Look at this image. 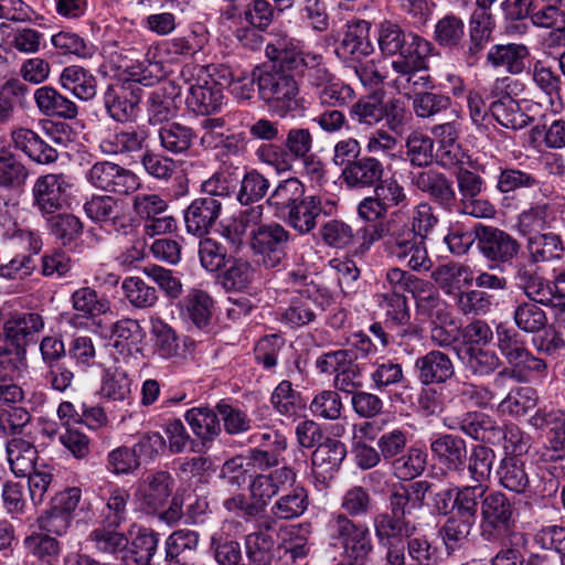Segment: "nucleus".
Returning a JSON list of instances; mask_svg holds the SVG:
<instances>
[{
  "mask_svg": "<svg viewBox=\"0 0 565 565\" xmlns=\"http://www.w3.org/2000/svg\"><path fill=\"white\" fill-rule=\"evenodd\" d=\"M265 54L300 74L321 106L347 107L356 97L354 88L327 67L321 54L302 50L291 38L275 36L266 44Z\"/></svg>",
  "mask_w": 565,
  "mask_h": 565,
  "instance_id": "nucleus-1",
  "label": "nucleus"
},
{
  "mask_svg": "<svg viewBox=\"0 0 565 565\" xmlns=\"http://www.w3.org/2000/svg\"><path fill=\"white\" fill-rule=\"evenodd\" d=\"M257 86L260 99L279 117L305 110L297 81L275 64L258 70Z\"/></svg>",
  "mask_w": 565,
  "mask_h": 565,
  "instance_id": "nucleus-2",
  "label": "nucleus"
},
{
  "mask_svg": "<svg viewBox=\"0 0 565 565\" xmlns=\"http://www.w3.org/2000/svg\"><path fill=\"white\" fill-rule=\"evenodd\" d=\"M497 339L500 352L511 365V369H504L497 374L494 379L497 386H502L507 379L518 382L526 381L527 372H545V361L532 355L516 331L499 328Z\"/></svg>",
  "mask_w": 565,
  "mask_h": 565,
  "instance_id": "nucleus-3",
  "label": "nucleus"
},
{
  "mask_svg": "<svg viewBox=\"0 0 565 565\" xmlns=\"http://www.w3.org/2000/svg\"><path fill=\"white\" fill-rule=\"evenodd\" d=\"M182 77L188 85L186 107L198 115H210L221 109L225 102L223 86L212 76L209 67L186 65Z\"/></svg>",
  "mask_w": 565,
  "mask_h": 565,
  "instance_id": "nucleus-4",
  "label": "nucleus"
},
{
  "mask_svg": "<svg viewBox=\"0 0 565 565\" xmlns=\"http://www.w3.org/2000/svg\"><path fill=\"white\" fill-rule=\"evenodd\" d=\"M415 45L413 55H406V58H396L392 62L394 76L388 82L390 87L408 98L430 85L427 70L431 45L428 41H419Z\"/></svg>",
  "mask_w": 565,
  "mask_h": 565,
  "instance_id": "nucleus-5",
  "label": "nucleus"
},
{
  "mask_svg": "<svg viewBox=\"0 0 565 565\" xmlns=\"http://www.w3.org/2000/svg\"><path fill=\"white\" fill-rule=\"evenodd\" d=\"M333 546H340L344 555L355 562H364L372 552V539L366 525L355 523L344 513H333L326 525Z\"/></svg>",
  "mask_w": 565,
  "mask_h": 565,
  "instance_id": "nucleus-6",
  "label": "nucleus"
},
{
  "mask_svg": "<svg viewBox=\"0 0 565 565\" xmlns=\"http://www.w3.org/2000/svg\"><path fill=\"white\" fill-rule=\"evenodd\" d=\"M289 233L278 223L260 225L250 231V247L258 262L267 268L280 265L285 257Z\"/></svg>",
  "mask_w": 565,
  "mask_h": 565,
  "instance_id": "nucleus-7",
  "label": "nucleus"
},
{
  "mask_svg": "<svg viewBox=\"0 0 565 565\" xmlns=\"http://www.w3.org/2000/svg\"><path fill=\"white\" fill-rule=\"evenodd\" d=\"M86 178L94 188L121 195L134 193L141 186L137 174L109 161L93 164Z\"/></svg>",
  "mask_w": 565,
  "mask_h": 565,
  "instance_id": "nucleus-8",
  "label": "nucleus"
},
{
  "mask_svg": "<svg viewBox=\"0 0 565 565\" xmlns=\"http://www.w3.org/2000/svg\"><path fill=\"white\" fill-rule=\"evenodd\" d=\"M173 486V478L168 471L150 472L137 482L134 499L141 511L156 513L167 503Z\"/></svg>",
  "mask_w": 565,
  "mask_h": 565,
  "instance_id": "nucleus-9",
  "label": "nucleus"
},
{
  "mask_svg": "<svg viewBox=\"0 0 565 565\" xmlns=\"http://www.w3.org/2000/svg\"><path fill=\"white\" fill-rule=\"evenodd\" d=\"M70 188L67 178L62 173H49L39 177L32 188V206L44 218L60 211Z\"/></svg>",
  "mask_w": 565,
  "mask_h": 565,
  "instance_id": "nucleus-10",
  "label": "nucleus"
},
{
  "mask_svg": "<svg viewBox=\"0 0 565 565\" xmlns=\"http://www.w3.org/2000/svg\"><path fill=\"white\" fill-rule=\"evenodd\" d=\"M141 93L140 86L135 83L121 81L109 85L104 93V105L107 114L118 122L132 120L138 113Z\"/></svg>",
  "mask_w": 565,
  "mask_h": 565,
  "instance_id": "nucleus-11",
  "label": "nucleus"
},
{
  "mask_svg": "<svg viewBox=\"0 0 565 565\" xmlns=\"http://www.w3.org/2000/svg\"><path fill=\"white\" fill-rule=\"evenodd\" d=\"M87 217L100 223L108 231L127 235L132 230L131 218L122 213L117 199L109 195H95L84 204Z\"/></svg>",
  "mask_w": 565,
  "mask_h": 565,
  "instance_id": "nucleus-12",
  "label": "nucleus"
},
{
  "mask_svg": "<svg viewBox=\"0 0 565 565\" xmlns=\"http://www.w3.org/2000/svg\"><path fill=\"white\" fill-rule=\"evenodd\" d=\"M70 301L76 313L70 318L68 323L75 328H83L86 326L85 320L95 321L111 311L110 301L87 286L76 289L71 295Z\"/></svg>",
  "mask_w": 565,
  "mask_h": 565,
  "instance_id": "nucleus-13",
  "label": "nucleus"
},
{
  "mask_svg": "<svg viewBox=\"0 0 565 565\" xmlns=\"http://www.w3.org/2000/svg\"><path fill=\"white\" fill-rule=\"evenodd\" d=\"M10 137L14 148L38 164H51L58 158L57 150L32 129L13 128Z\"/></svg>",
  "mask_w": 565,
  "mask_h": 565,
  "instance_id": "nucleus-14",
  "label": "nucleus"
},
{
  "mask_svg": "<svg viewBox=\"0 0 565 565\" xmlns=\"http://www.w3.org/2000/svg\"><path fill=\"white\" fill-rule=\"evenodd\" d=\"M476 237L479 249L491 260H510L519 249V244L513 237L494 227H476Z\"/></svg>",
  "mask_w": 565,
  "mask_h": 565,
  "instance_id": "nucleus-15",
  "label": "nucleus"
},
{
  "mask_svg": "<svg viewBox=\"0 0 565 565\" xmlns=\"http://www.w3.org/2000/svg\"><path fill=\"white\" fill-rule=\"evenodd\" d=\"M371 24L365 20H353L347 23L343 38L337 47V54L342 58L359 62L373 52L370 41Z\"/></svg>",
  "mask_w": 565,
  "mask_h": 565,
  "instance_id": "nucleus-16",
  "label": "nucleus"
},
{
  "mask_svg": "<svg viewBox=\"0 0 565 565\" xmlns=\"http://www.w3.org/2000/svg\"><path fill=\"white\" fill-rule=\"evenodd\" d=\"M44 329V320L35 312L17 313L3 323L6 344L20 349L34 340L35 334Z\"/></svg>",
  "mask_w": 565,
  "mask_h": 565,
  "instance_id": "nucleus-17",
  "label": "nucleus"
},
{
  "mask_svg": "<svg viewBox=\"0 0 565 565\" xmlns=\"http://www.w3.org/2000/svg\"><path fill=\"white\" fill-rule=\"evenodd\" d=\"M296 482V472L289 467H280L268 475H258L250 483L252 498L266 505L279 492L291 488Z\"/></svg>",
  "mask_w": 565,
  "mask_h": 565,
  "instance_id": "nucleus-18",
  "label": "nucleus"
},
{
  "mask_svg": "<svg viewBox=\"0 0 565 565\" xmlns=\"http://www.w3.org/2000/svg\"><path fill=\"white\" fill-rule=\"evenodd\" d=\"M222 203L213 196L194 200L184 213L186 231L196 236H203L220 217Z\"/></svg>",
  "mask_w": 565,
  "mask_h": 565,
  "instance_id": "nucleus-19",
  "label": "nucleus"
},
{
  "mask_svg": "<svg viewBox=\"0 0 565 565\" xmlns=\"http://www.w3.org/2000/svg\"><path fill=\"white\" fill-rule=\"evenodd\" d=\"M318 298V290L312 292L310 289L301 290L292 297L288 307L281 309L279 313L280 321L289 328H298L310 323L315 320L317 312L323 310Z\"/></svg>",
  "mask_w": 565,
  "mask_h": 565,
  "instance_id": "nucleus-20",
  "label": "nucleus"
},
{
  "mask_svg": "<svg viewBox=\"0 0 565 565\" xmlns=\"http://www.w3.org/2000/svg\"><path fill=\"white\" fill-rule=\"evenodd\" d=\"M33 99L39 113L46 117L72 120L78 115L77 105L55 87L44 85L33 92Z\"/></svg>",
  "mask_w": 565,
  "mask_h": 565,
  "instance_id": "nucleus-21",
  "label": "nucleus"
},
{
  "mask_svg": "<svg viewBox=\"0 0 565 565\" xmlns=\"http://www.w3.org/2000/svg\"><path fill=\"white\" fill-rule=\"evenodd\" d=\"M419 41L425 39L405 33L399 25L385 21L380 24L377 32V43L381 52L385 55L398 54V58H406L407 53L414 54V50Z\"/></svg>",
  "mask_w": 565,
  "mask_h": 565,
  "instance_id": "nucleus-22",
  "label": "nucleus"
},
{
  "mask_svg": "<svg viewBox=\"0 0 565 565\" xmlns=\"http://www.w3.org/2000/svg\"><path fill=\"white\" fill-rule=\"evenodd\" d=\"M345 456V445L340 440L328 438L320 444L311 456L312 473L316 479L322 482L330 480Z\"/></svg>",
  "mask_w": 565,
  "mask_h": 565,
  "instance_id": "nucleus-23",
  "label": "nucleus"
},
{
  "mask_svg": "<svg viewBox=\"0 0 565 565\" xmlns=\"http://www.w3.org/2000/svg\"><path fill=\"white\" fill-rule=\"evenodd\" d=\"M515 268L518 286L523 289L530 302L554 306V287L548 280L539 276L532 266L519 263Z\"/></svg>",
  "mask_w": 565,
  "mask_h": 565,
  "instance_id": "nucleus-24",
  "label": "nucleus"
},
{
  "mask_svg": "<svg viewBox=\"0 0 565 565\" xmlns=\"http://www.w3.org/2000/svg\"><path fill=\"white\" fill-rule=\"evenodd\" d=\"M384 175V166L375 157H362L352 161L342 170V178L350 188L374 186Z\"/></svg>",
  "mask_w": 565,
  "mask_h": 565,
  "instance_id": "nucleus-25",
  "label": "nucleus"
},
{
  "mask_svg": "<svg viewBox=\"0 0 565 565\" xmlns=\"http://www.w3.org/2000/svg\"><path fill=\"white\" fill-rule=\"evenodd\" d=\"M323 211L320 195L303 196L282 213L286 222L299 234L310 233L317 225V218Z\"/></svg>",
  "mask_w": 565,
  "mask_h": 565,
  "instance_id": "nucleus-26",
  "label": "nucleus"
},
{
  "mask_svg": "<svg viewBox=\"0 0 565 565\" xmlns=\"http://www.w3.org/2000/svg\"><path fill=\"white\" fill-rule=\"evenodd\" d=\"M179 95L172 82H164L152 90L147 100V115L150 125H162L173 118L178 108L175 97Z\"/></svg>",
  "mask_w": 565,
  "mask_h": 565,
  "instance_id": "nucleus-27",
  "label": "nucleus"
},
{
  "mask_svg": "<svg viewBox=\"0 0 565 565\" xmlns=\"http://www.w3.org/2000/svg\"><path fill=\"white\" fill-rule=\"evenodd\" d=\"M57 82L63 89L83 102L92 100L97 94V78L79 65L64 67Z\"/></svg>",
  "mask_w": 565,
  "mask_h": 565,
  "instance_id": "nucleus-28",
  "label": "nucleus"
},
{
  "mask_svg": "<svg viewBox=\"0 0 565 565\" xmlns=\"http://www.w3.org/2000/svg\"><path fill=\"white\" fill-rule=\"evenodd\" d=\"M556 216L557 210L554 204L537 202L518 215L516 228L522 235L543 234V231L554 227Z\"/></svg>",
  "mask_w": 565,
  "mask_h": 565,
  "instance_id": "nucleus-29",
  "label": "nucleus"
},
{
  "mask_svg": "<svg viewBox=\"0 0 565 565\" xmlns=\"http://www.w3.org/2000/svg\"><path fill=\"white\" fill-rule=\"evenodd\" d=\"M491 17L488 11L477 8L469 22V42L466 52V63L473 66L491 35Z\"/></svg>",
  "mask_w": 565,
  "mask_h": 565,
  "instance_id": "nucleus-30",
  "label": "nucleus"
},
{
  "mask_svg": "<svg viewBox=\"0 0 565 565\" xmlns=\"http://www.w3.org/2000/svg\"><path fill=\"white\" fill-rule=\"evenodd\" d=\"M110 340L114 349L121 355L139 351L146 333L139 322L131 318H122L111 324Z\"/></svg>",
  "mask_w": 565,
  "mask_h": 565,
  "instance_id": "nucleus-31",
  "label": "nucleus"
},
{
  "mask_svg": "<svg viewBox=\"0 0 565 565\" xmlns=\"http://www.w3.org/2000/svg\"><path fill=\"white\" fill-rule=\"evenodd\" d=\"M418 379L424 385L443 383L455 373L450 359L439 351H431L416 360Z\"/></svg>",
  "mask_w": 565,
  "mask_h": 565,
  "instance_id": "nucleus-32",
  "label": "nucleus"
},
{
  "mask_svg": "<svg viewBox=\"0 0 565 565\" xmlns=\"http://www.w3.org/2000/svg\"><path fill=\"white\" fill-rule=\"evenodd\" d=\"M529 54V49L523 44H497L490 47L487 61L493 67H505L510 74H521Z\"/></svg>",
  "mask_w": 565,
  "mask_h": 565,
  "instance_id": "nucleus-33",
  "label": "nucleus"
},
{
  "mask_svg": "<svg viewBox=\"0 0 565 565\" xmlns=\"http://www.w3.org/2000/svg\"><path fill=\"white\" fill-rule=\"evenodd\" d=\"M218 413L209 407H193L185 412L184 419L203 445L213 441L221 433Z\"/></svg>",
  "mask_w": 565,
  "mask_h": 565,
  "instance_id": "nucleus-34",
  "label": "nucleus"
},
{
  "mask_svg": "<svg viewBox=\"0 0 565 565\" xmlns=\"http://www.w3.org/2000/svg\"><path fill=\"white\" fill-rule=\"evenodd\" d=\"M438 139L437 159L446 168L457 169L459 166V143L457 141L459 127L457 122H446L433 128Z\"/></svg>",
  "mask_w": 565,
  "mask_h": 565,
  "instance_id": "nucleus-35",
  "label": "nucleus"
},
{
  "mask_svg": "<svg viewBox=\"0 0 565 565\" xmlns=\"http://www.w3.org/2000/svg\"><path fill=\"white\" fill-rule=\"evenodd\" d=\"M196 138L194 130L177 121L162 125L159 129L161 147L172 154L186 153Z\"/></svg>",
  "mask_w": 565,
  "mask_h": 565,
  "instance_id": "nucleus-36",
  "label": "nucleus"
},
{
  "mask_svg": "<svg viewBox=\"0 0 565 565\" xmlns=\"http://www.w3.org/2000/svg\"><path fill=\"white\" fill-rule=\"evenodd\" d=\"M239 181L241 169L232 163H224L202 183L201 188L207 196L228 198L236 193Z\"/></svg>",
  "mask_w": 565,
  "mask_h": 565,
  "instance_id": "nucleus-37",
  "label": "nucleus"
},
{
  "mask_svg": "<svg viewBox=\"0 0 565 565\" xmlns=\"http://www.w3.org/2000/svg\"><path fill=\"white\" fill-rule=\"evenodd\" d=\"M147 136L135 129L118 130L100 140L99 149L104 154L116 156L141 150Z\"/></svg>",
  "mask_w": 565,
  "mask_h": 565,
  "instance_id": "nucleus-38",
  "label": "nucleus"
},
{
  "mask_svg": "<svg viewBox=\"0 0 565 565\" xmlns=\"http://www.w3.org/2000/svg\"><path fill=\"white\" fill-rule=\"evenodd\" d=\"M30 565H54L60 553L58 542L44 533H33L24 539Z\"/></svg>",
  "mask_w": 565,
  "mask_h": 565,
  "instance_id": "nucleus-39",
  "label": "nucleus"
},
{
  "mask_svg": "<svg viewBox=\"0 0 565 565\" xmlns=\"http://www.w3.org/2000/svg\"><path fill=\"white\" fill-rule=\"evenodd\" d=\"M212 305V298L207 292L201 289H191L180 301V312L182 317L201 328L206 326L211 319Z\"/></svg>",
  "mask_w": 565,
  "mask_h": 565,
  "instance_id": "nucleus-40",
  "label": "nucleus"
},
{
  "mask_svg": "<svg viewBox=\"0 0 565 565\" xmlns=\"http://www.w3.org/2000/svg\"><path fill=\"white\" fill-rule=\"evenodd\" d=\"M46 230L56 241L66 246L76 241L83 232L82 221L68 213H54L46 217Z\"/></svg>",
  "mask_w": 565,
  "mask_h": 565,
  "instance_id": "nucleus-41",
  "label": "nucleus"
},
{
  "mask_svg": "<svg viewBox=\"0 0 565 565\" xmlns=\"http://www.w3.org/2000/svg\"><path fill=\"white\" fill-rule=\"evenodd\" d=\"M270 402L280 415L292 420L301 416L306 407L300 393L292 388L289 381H281L276 386L271 394Z\"/></svg>",
  "mask_w": 565,
  "mask_h": 565,
  "instance_id": "nucleus-42",
  "label": "nucleus"
},
{
  "mask_svg": "<svg viewBox=\"0 0 565 565\" xmlns=\"http://www.w3.org/2000/svg\"><path fill=\"white\" fill-rule=\"evenodd\" d=\"M291 488L290 492L281 494L270 508V512L276 519H296L308 509L309 501L306 489L300 486Z\"/></svg>",
  "mask_w": 565,
  "mask_h": 565,
  "instance_id": "nucleus-43",
  "label": "nucleus"
},
{
  "mask_svg": "<svg viewBox=\"0 0 565 565\" xmlns=\"http://www.w3.org/2000/svg\"><path fill=\"white\" fill-rule=\"evenodd\" d=\"M7 457L11 471L17 477H25L36 469V449L23 439L14 438L7 444Z\"/></svg>",
  "mask_w": 565,
  "mask_h": 565,
  "instance_id": "nucleus-44",
  "label": "nucleus"
},
{
  "mask_svg": "<svg viewBox=\"0 0 565 565\" xmlns=\"http://www.w3.org/2000/svg\"><path fill=\"white\" fill-rule=\"evenodd\" d=\"M29 178V170L9 149L0 150V188L15 190L23 186Z\"/></svg>",
  "mask_w": 565,
  "mask_h": 565,
  "instance_id": "nucleus-45",
  "label": "nucleus"
},
{
  "mask_svg": "<svg viewBox=\"0 0 565 565\" xmlns=\"http://www.w3.org/2000/svg\"><path fill=\"white\" fill-rule=\"evenodd\" d=\"M526 249L533 263H544L559 259L564 247L559 236L553 233H544L531 236L527 239Z\"/></svg>",
  "mask_w": 565,
  "mask_h": 565,
  "instance_id": "nucleus-46",
  "label": "nucleus"
},
{
  "mask_svg": "<svg viewBox=\"0 0 565 565\" xmlns=\"http://www.w3.org/2000/svg\"><path fill=\"white\" fill-rule=\"evenodd\" d=\"M131 393V379L128 373L119 367L113 366L104 371L102 376L100 395L111 401H125Z\"/></svg>",
  "mask_w": 565,
  "mask_h": 565,
  "instance_id": "nucleus-47",
  "label": "nucleus"
},
{
  "mask_svg": "<svg viewBox=\"0 0 565 565\" xmlns=\"http://www.w3.org/2000/svg\"><path fill=\"white\" fill-rule=\"evenodd\" d=\"M532 78L535 85L547 96L551 110L557 113L561 108L559 90L561 78L551 67H547L541 61H536L532 70Z\"/></svg>",
  "mask_w": 565,
  "mask_h": 565,
  "instance_id": "nucleus-48",
  "label": "nucleus"
},
{
  "mask_svg": "<svg viewBox=\"0 0 565 565\" xmlns=\"http://www.w3.org/2000/svg\"><path fill=\"white\" fill-rule=\"evenodd\" d=\"M426 463V452L420 448L411 447L406 454L393 460L392 471L399 480H413L423 473Z\"/></svg>",
  "mask_w": 565,
  "mask_h": 565,
  "instance_id": "nucleus-49",
  "label": "nucleus"
},
{
  "mask_svg": "<svg viewBox=\"0 0 565 565\" xmlns=\"http://www.w3.org/2000/svg\"><path fill=\"white\" fill-rule=\"evenodd\" d=\"M116 529L104 524L103 527L95 529L89 533L88 540L97 552L116 555L127 550L129 539Z\"/></svg>",
  "mask_w": 565,
  "mask_h": 565,
  "instance_id": "nucleus-50",
  "label": "nucleus"
},
{
  "mask_svg": "<svg viewBox=\"0 0 565 565\" xmlns=\"http://www.w3.org/2000/svg\"><path fill=\"white\" fill-rule=\"evenodd\" d=\"M305 196V185L298 178L281 180L268 199V204L281 214Z\"/></svg>",
  "mask_w": 565,
  "mask_h": 565,
  "instance_id": "nucleus-51",
  "label": "nucleus"
},
{
  "mask_svg": "<svg viewBox=\"0 0 565 565\" xmlns=\"http://www.w3.org/2000/svg\"><path fill=\"white\" fill-rule=\"evenodd\" d=\"M238 185L236 199L242 205H248L266 195L269 189V181L257 170H249L245 173L241 172Z\"/></svg>",
  "mask_w": 565,
  "mask_h": 565,
  "instance_id": "nucleus-52",
  "label": "nucleus"
},
{
  "mask_svg": "<svg viewBox=\"0 0 565 565\" xmlns=\"http://www.w3.org/2000/svg\"><path fill=\"white\" fill-rule=\"evenodd\" d=\"M275 541L267 531L258 530L245 539L246 554L255 565H270Z\"/></svg>",
  "mask_w": 565,
  "mask_h": 565,
  "instance_id": "nucleus-53",
  "label": "nucleus"
},
{
  "mask_svg": "<svg viewBox=\"0 0 565 565\" xmlns=\"http://www.w3.org/2000/svg\"><path fill=\"white\" fill-rule=\"evenodd\" d=\"M515 326L526 332L536 333L543 330L547 324L545 311L534 302H520L513 312Z\"/></svg>",
  "mask_w": 565,
  "mask_h": 565,
  "instance_id": "nucleus-54",
  "label": "nucleus"
},
{
  "mask_svg": "<svg viewBox=\"0 0 565 565\" xmlns=\"http://www.w3.org/2000/svg\"><path fill=\"white\" fill-rule=\"evenodd\" d=\"M384 113L382 100L373 94L359 98L349 109L352 120L366 126L379 124L384 118Z\"/></svg>",
  "mask_w": 565,
  "mask_h": 565,
  "instance_id": "nucleus-55",
  "label": "nucleus"
},
{
  "mask_svg": "<svg viewBox=\"0 0 565 565\" xmlns=\"http://www.w3.org/2000/svg\"><path fill=\"white\" fill-rule=\"evenodd\" d=\"M491 115L503 127L509 129H520L526 120L520 113L519 105L511 96H502L492 102L489 106Z\"/></svg>",
  "mask_w": 565,
  "mask_h": 565,
  "instance_id": "nucleus-56",
  "label": "nucleus"
},
{
  "mask_svg": "<svg viewBox=\"0 0 565 565\" xmlns=\"http://www.w3.org/2000/svg\"><path fill=\"white\" fill-rule=\"evenodd\" d=\"M121 288L125 297L135 308H150L158 301V294L156 288L147 285L139 277L125 278Z\"/></svg>",
  "mask_w": 565,
  "mask_h": 565,
  "instance_id": "nucleus-57",
  "label": "nucleus"
},
{
  "mask_svg": "<svg viewBox=\"0 0 565 565\" xmlns=\"http://www.w3.org/2000/svg\"><path fill=\"white\" fill-rule=\"evenodd\" d=\"M0 376L20 381L28 373L26 350L6 344L0 348Z\"/></svg>",
  "mask_w": 565,
  "mask_h": 565,
  "instance_id": "nucleus-58",
  "label": "nucleus"
},
{
  "mask_svg": "<svg viewBox=\"0 0 565 565\" xmlns=\"http://www.w3.org/2000/svg\"><path fill=\"white\" fill-rule=\"evenodd\" d=\"M419 236L408 227L406 223H397L392 221L390 233L385 239L386 252L399 262L405 260V250L415 242Z\"/></svg>",
  "mask_w": 565,
  "mask_h": 565,
  "instance_id": "nucleus-59",
  "label": "nucleus"
},
{
  "mask_svg": "<svg viewBox=\"0 0 565 565\" xmlns=\"http://www.w3.org/2000/svg\"><path fill=\"white\" fill-rule=\"evenodd\" d=\"M498 476L504 488L518 493L524 492L529 486V477L524 465L516 457L503 459Z\"/></svg>",
  "mask_w": 565,
  "mask_h": 565,
  "instance_id": "nucleus-60",
  "label": "nucleus"
},
{
  "mask_svg": "<svg viewBox=\"0 0 565 565\" xmlns=\"http://www.w3.org/2000/svg\"><path fill=\"white\" fill-rule=\"evenodd\" d=\"M151 333L153 335L154 353L162 359H171L179 354L180 345L174 330L163 322H152Z\"/></svg>",
  "mask_w": 565,
  "mask_h": 565,
  "instance_id": "nucleus-61",
  "label": "nucleus"
},
{
  "mask_svg": "<svg viewBox=\"0 0 565 565\" xmlns=\"http://www.w3.org/2000/svg\"><path fill=\"white\" fill-rule=\"evenodd\" d=\"M319 235L327 246L339 249L345 248L354 239L352 226L338 218L324 222L319 230Z\"/></svg>",
  "mask_w": 565,
  "mask_h": 565,
  "instance_id": "nucleus-62",
  "label": "nucleus"
},
{
  "mask_svg": "<svg viewBox=\"0 0 565 565\" xmlns=\"http://www.w3.org/2000/svg\"><path fill=\"white\" fill-rule=\"evenodd\" d=\"M129 497L126 489L118 486L110 487L106 508L103 511L104 524L118 527L126 520Z\"/></svg>",
  "mask_w": 565,
  "mask_h": 565,
  "instance_id": "nucleus-63",
  "label": "nucleus"
},
{
  "mask_svg": "<svg viewBox=\"0 0 565 565\" xmlns=\"http://www.w3.org/2000/svg\"><path fill=\"white\" fill-rule=\"evenodd\" d=\"M513 513L508 498L500 493H491L483 500L481 514L491 525H505Z\"/></svg>",
  "mask_w": 565,
  "mask_h": 565,
  "instance_id": "nucleus-64",
  "label": "nucleus"
}]
</instances>
